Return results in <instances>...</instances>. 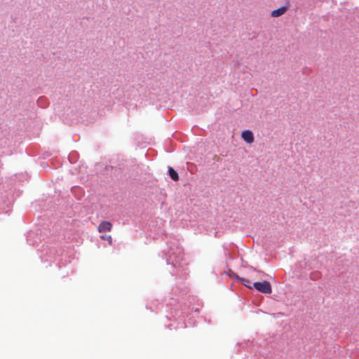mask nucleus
<instances>
[{"instance_id":"obj_7","label":"nucleus","mask_w":359,"mask_h":359,"mask_svg":"<svg viewBox=\"0 0 359 359\" xmlns=\"http://www.w3.org/2000/svg\"><path fill=\"white\" fill-rule=\"evenodd\" d=\"M245 285L248 287L251 288V286H250V285H249V283H247V284H245Z\"/></svg>"},{"instance_id":"obj_4","label":"nucleus","mask_w":359,"mask_h":359,"mask_svg":"<svg viewBox=\"0 0 359 359\" xmlns=\"http://www.w3.org/2000/svg\"><path fill=\"white\" fill-rule=\"evenodd\" d=\"M287 8L285 6H282L278 9L273 10L271 12V16L273 18L279 17L283 15L286 12Z\"/></svg>"},{"instance_id":"obj_5","label":"nucleus","mask_w":359,"mask_h":359,"mask_svg":"<svg viewBox=\"0 0 359 359\" xmlns=\"http://www.w3.org/2000/svg\"><path fill=\"white\" fill-rule=\"evenodd\" d=\"M168 172L170 178L174 181H178L179 180V175L177 172L172 168H169Z\"/></svg>"},{"instance_id":"obj_1","label":"nucleus","mask_w":359,"mask_h":359,"mask_svg":"<svg viewBox=\"0 0 359 359\" xmlns=\"http://www.w3.org/2000/svg\"><path fill=\"white\" fill-rule=\"evenodd\" d=\"M253 285L254 287L260 292L271 294L272 292L271 284L268 281L255 282Z\"/></svg>"},{"instance_id":"obj_2","label":"nucleus","mask_w":359,"mask_h":359,"mask_svg":"<svg viewBox=\"0 0 359 359\" xmlns=\"http://www.w3.org/2000/svg\"><path fill=\"white\" fill-rule=\"evenodd\" d=\"M241 137L243 140L248 144H251L255 141L254 135L252 132L249 130H244L241 134Z\"/></svg>"},{"instance_id":"obj_8","label":"nucleus","mask_w":359,"mask_h":359,"mask_svg":"<svg viewBox=\"0 0 359 359\" xmlns=\"http://www.w3.org/2000/svg\"><path fill=\"white\" fill-rule=\"evenodd\" d=\"M245 285L248 287L251 288V286H250V285H249V283H247V284H245Z\"/></svg>"},{"instance_id":"obj_6","label":"nucleus","mask_w":359,"mask_h":359,"mask_svg":"<svg viewBox=\"0 0 359 359\" xmlns=\"http://www.w3.org/2000/svg\"><path fill=\"white\" fill-rule=\"evenodd\" d=\"M100 238L102 240L107 241L110 245H112L113 240H112V237L110 235H102L100 236Z\"/></svg>"},{"instance_id":"obj_3","label":"nucleus","mask_w":359,"mask_h":359,"mask_svg":"<svg viewBox=\"0 0 359 359\" xmlns=\"http://www.w3.org/2000/svg\"><path fill=\"white\" fill-rule=\"evenodd\" d=\"M112 227V224L109 222L104 221L102 222L98 226V231H110Z\"/></svg>"}]
</instances>
